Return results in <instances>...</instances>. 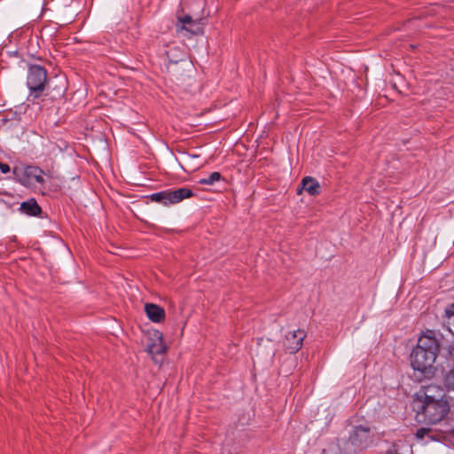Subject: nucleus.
Segmentation results:
<instances>
[{"label": "nucleus", "mask_w": 454, "mask_h": 454, "mask_svg": "<svg viewBox=\"0 0 454 454\" xmlns=\"http://www.w3.org/2000/svg\"><path fill=\"white\" fill-rule=\"evenodd\" d=\"M439 351V344L434 333L427 330L422 334L412 349L410 358L411 365L419 380L421 378H432L434 374V364Z\"/></svg>", "instance_id": "1"}, {"label": "nucleus", "mask_w": 454, "mask_h": 454, "mask_svg": "<svg viewBox=\"0 0 454 454\" xmlns=\"http://www.w3.org/2000/svg\"><path fill=\"white\" fill-rule=\"evenodd\" d=\"M446 400L439 402H421L418 405L416 420L419 423L436 424L440 422L449 411Z\"/></svg>", "instance_id": "2"}, {"label": "nucleus", "mask_w": 454, "mask_h": 454, "mask_svg": "<svg viewBox=\"0 0 454 454\" xmlns=\"http://www.w3.org/2000/svg\"><path fill=\"white\" fill-rule=\"evenodd\" d=\"M373 434L368 423L352 426L349 431L348 444L350 451H360L372 442Z\"/></svg>", "instance_id": "3"}, {"label": "nucleus", "mask_w": 454, "mask_h": 454, "mask_svg": "<svg viewBox=\"0 0 454 454\" xmlns=\"http://www.w3.org/2000/svg\"><path fill=\"white\" fill-rule=\"evenodd\" d=\"M46 79V70L43 67L35 65L29 67L27 83L35 98L44 90Z\"/></svg>", "instance_id": "4"}, {"label": "nucleus", "mask_w": 454, "mask_h": 454, "mask_svg": "<svg viewBox=\"0 0 454 454\" xmlns=\"http://www.w3.org/2000/svg\"><path fill=\"white\" fill-rule=\"evenodd\" d=\"M205 20V17L193 18L191 15H184L177 19L176 29L177 31L186 30L192 35H201Z\"/></svg>", "instance_id": "5"}, {"label": "nucleus", "mask_w": 454, "mask_h": 454, "mask_svg": "<svg viewBox=\"0 0 454 454\" xmlns=\"http://www.w3.org/2000/svg\"><path fill=\"white\" fill-rule=\"evenodd\" d=\"M167 347L162 340V333L158 330H150L146 334V351L154 356L165 353Z\"/></svg>", "instance_id": "6"}, {"label": "nucleus", "mask_w": 454, "mask_h": 454, "mask_svg": "<svg viewBox=\"0 0 454 454\" xmlns=\"http://www.w3.org/2000/svg\"><path fill=\"white\" fill-rule=\"evenodd\" d=\"M306 333L303 330L288 332L286 335L284 345L290 353H296L301 349Z\"/></svg>", "instance_id": "7"}, {"label": "nucleus", "mask_w": 454, "mask_h": 454, "mask_svg": "<svg viewBox=\"0 0 454 454\" xmlns=\"http://www.w3.org/2000/svg\"><path fill=\"white\" fill-rule=\"evenodd\" d=\"M444 390L436 385H428L423 387L419 393V397L422 402H439L444 401Z\"/></svg>", "instance_id": "8"}, {"label": "nucleus", "mask_w": 454, "mask_h": 454, "mask_svg": "<svg viewBox=\"0 0 454 454\" xmlns=\"http://www.w3.org/2000/svg\"><path fill=\"white\" fill-rule=\"evenodd\" d=\"M145 311L148 318L154 323H160L165 318V310L154 303H146L145 305Z\"/></svg>", "instance_id": "9"}, {"label": "nucleus", "mask_w": 454, "mask_h": 454, "mask_svg": "<svg viewBox=\"0 0 454 454\" xmlns=\"http://www.w3.org/2000/svg\"><path fill=\"white\" fill-rule=\"evenodd\" d=\"M20 172H22L23 175L26 176L27 177L35 178L37 183L42 184L44 182V179L42 176L43 171L39 168L34 166L26 167L24 169L15 168L13 169V174L17 176V178H19L20 182H22L20 176Z\"/></svg>", "instance_id": "10"}, {"label": "nucleus", "mask_w": 454, "mask_h": 454, "mask_svg": "<svg viewBox=\"0 0 454 454\" xmlns=\"http://www.w3.org/2000/svg\"><path fill=\"white\" fill-rule=\"evenodd\" d=\"M193 195L192 192L189 188H179L175 191L168 192V201L169 204H176L182 201L184 199L190 198Z\"/></svg>", "instance_id": "11"}, {"label": "nucleus", "mask_w": 454, "mask_h": 454, "mask_svg": "<svg viewBox=\"0 0 454 454\" xmlns=\"http://www.w3.org/2000/svg\"><path fill=\"white\" fill-rule=\"evenodd\" d=\"M20 209L28 215L37 216L41 214L42 209L35 199L24 201L20 205Z\"/></svg>", "instance_id": "12"}, {"label": "nucleus", "mask_w": 454, "mask_h": 454, "mask_svg": "<svg viewBox=\"0 0 454 454\" xmlns=\"http://www.w3.org/2000/svg\"><path fill=\"white\" fill-rule=\"evenodd\" d=\"M302 189L309 192L310 195H317L320 192L319 183L309 176L304 177L301 182Z\"/></svg>", "instance_id": "13"}, {"label": "nucleus", "mask_w": 454, "mask_h": 454, "mask_svg": "<svg viewBox=\"0 0 454 454\" xmlns=\"http://www.w3.org/2000/svg\"><path fill=\"white\" fill-rule=\"evenodd\" d=\"M445 317L447 328L454 333V302L446 307Z\"/></svg>", "instance_id": "14"}, {"label": "nucleus", "mask_w": 454, "mask_h": 454, "mask_svg": "<svg viewBox=\"0 0 454 454\" xmlns=\"http://www.w3.org/2000/svg\"><path fill=\"white\" fill-rule=\"evenodd\" d=\"M222 179V176L219 172H213L207 177L200 180V184L212 185Z\"/></svg>", "instance_id": "15"}, {"label": "nucleus", "mask_w": 454, "mask_h": 454, "mask_svg": "<svg viewBox=\"0 0 454 454\" xmlns=\"http://www.w3.org/2000/svg\"><path fill=\"white\" fill-rule=\"evenodd\" d=\"M153 201L161 202L164 205H169L168 192H161L154 193L151 196Z\"/></svg>", "instance_id": "16"}, {"label": "nucleus", "mask_w": 454, "mask_h": 454, "mask_svg": "<svg viewBox=\"0 0 454 454\" xmlns=\"http://www.w3.org/2000/svg\"><path fill=\"white\" fill-rule=\"evenodd\" d=\"M444 384L447 388L454 390V369L446 372L444 376Z\"/></svg>", "instance_id": "17"}, {"label": "nucleus", "mask_w": 454, "mask_h": 454, "mask_svg": "<svg viewBox=\"0 0 454 454\" xmlns=\"http://www.w3.org/2000/svg\"><path fill=\"white\" fill-rule=\"evenodd\" d=\"M199 158L198 155H192V154H189L185 157V163L192 166L194 169L199 168V165L198 164H195L194 163V160H197Z\"/></svg>", "instance_id": "18"}, {"label": "nucleus", "mask_w": 454, "mask_h": 454, "mask_svg": "<svg viewBox=\"0 0 454 454\" xmlns=\"http://www.w3.org/2000/svg\"><path fill=\"white\" fill-rule=\"evenodd\" d=\"M429 432V429L428 428H426V427H421L419 428L417 433H416V436L418 438H424V436Z\"/></svg>", "instance_id": "19"}, {"label": "nucleus", "mask_w": 454, "mask_h": 454, "mask_svg": "<svg viewBox=\"0 0 454 454\" xmlns=\"http://www.w3.org/2000/svg\"><path fill=\"white\" fill-rule=\"evenodd\" d=\"M0 169L4 174H6L10 171V167L8 164L0 162Z\"/></svg>", "instance_id": "20"}, {"label": "nucleus", "mask_w": 454, "mask_h": 454, "mask_svg": "<svg viewBox=\"0 0 454 454\" xmlns=\"http://www.w3.org/2000/svg\"><path fill=\"white\" fill-rule=\"evenodd\" d=\"M449 354L451 357L454 358V342L451 343L449 347Z\"/></svg>", "instance_id": "21"}, {"label": "nucleus", "mask_w": 454, "mask_h": 454, "mask_svg": "<svg viewBox=\"0 0 454 454\" xmlns=\"http://www.w3.org/2000/svg\"><path fill=\"white\" fill-rule=\"evenodd\" d=\"M451 428L454 431V412L451 414Z\"/></svg>", "instance_id": "22"}, {"label": "nucleus", "mask_w": 454, "mask_h": 454, "mask_svg": "<svg viewBox=\"0 0 454 454\" xmlns=\"http://www.w3.org/2000/svg\"><path fill=\"white\" fill-rule=\"evenodd\" d=\"M387 454H396V452H395V451H393V450H389L387 452Z\"/></svg>", "instance_id": "23"}]
</instances>
